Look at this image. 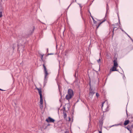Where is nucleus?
I'll return each instance as SVG.
<instances>
[{"mask_svg":"<svg viewBox=\"0 0 133 133\" xmlns=\"http://www.w3.org/2000/svg\"><path fill=\"white\" fill-rule=\"evenodd\" d=\"M74 95V93L72 90L69 89L68 90V94L65 96V98L67 100L71 99Z\"/></svg>","mask_w":133,"mask_h":133,"instance_id":"nucleus-1","label":"nucleus"},{"mask_svg":"<svg viewBox=\"0 0 133 133\" xmlns=\"http://www.w3.org/2000/svg\"><path fill=\"white\" fill-rule=\"evenodd\" d=\"M45 64L44 63L43 64V65L44 68V71L45 73L44 82L45 83V84H46L47 82L46 81H47V76L48 75V74L46 67L45 66Z\"/></svg>","mask_w":133,"mask_h":133,"instance_id":"nucleus-2","label":"nucleus"},{"mask_svg":"<svg viewBox=\"0 0 133 133\" xmlns=\"http://www.w3.org/2000/svg\"><path fill=\"white\" fill-rule=\"evenodd\" d=\"M90 92L89 93V96L88 97V100L90 101L91 100L92 98L93 95L94 94V92L92 91L91 89H90Z\"/></svg>","mask_w":133,"mask_h":133,"instance_id":"nucleus-3","label":"nucleus"},{"mask_svg":"<svg viewBox=\"0 0 133 133\" xmlns=\"http://www.w3.org/2000/svg\"><path fill=\"white\" fill-rule=\"evenodd\" d=\"M55 120L54 119L49 117L48 118L46 119V121L48 123L49 122H54Z\"/></svg>","mask_w":133,"mask_h":133,"instance_id":"nucleus-4","label":"nucleus"},{"mask_svg":"<svg viewBox=\"0 0 133 133\" xmlns=\"http://www.w3.org/2000/svg\"><path fill=\"white\" fill-rule=\"evenodd\" d=\"M131 128L129 126L126 127H125V128L127 129L128 130H129L130 132V133H132L131 132V130L132 128L133 127V126H131Z\"/></svg>","mask_w":133,"mask_h":133,"instance_id":"nucleus-5","label":"nucleus"},{"mask_svg":"<svg viewBox=\"0 0 133 133\" xmlns=\"http://www.w3.org/2000/svg\"><path fill=\"white\" fill-rule=\"evenodd\" d=\"M37 89L38 90L40 96H42V90L41 88H37Z\"/></svg>","mask_w":133,"mask_h":133,"instance_id":"nucleus-6","label":"nucleus"},{"mask_svg":"<svg viewBox=\"0 0 133 133\" xmlns=\"http://www.w3.org/2000/svg\"><path fill=\"white\" fill-rule=\"evenodd\" d=\"M116 67L113 66L112 68L110 69V71H117V70L116 69Z\"/></svg>","mask_w":133,"mask_h":133,"instance_id":"nucleus-7","label":"nucleus"},{"mask_svg":"<svg viewBox=\"0 0 133 133\" xmlns=\"http://www.w3.org/2000/svg\"><path fill=\"white\" fill-rule=\"evenodd\" d=\"M40 103L41 104L40 106L42 107V105L43 104V99L42 98V96H40Z\"/></svg>","mask_w":133,"mask_h":133,"instance_id":"nucleus-8","label":"nucleus"},{"mask_svg":"<svg viewBox=\"0 0 133 133\" xmlns=\"http://www.w3.org/2000/svg\"><path fill=\"white\" fill-rule=\"evenodd\" d=\"M114 66L115 67H117L118 64L117 61L115 60H114L113 61Z\"/></svg>","mask_w":133,"mask_h":133,"instance_id":"nucleus-9","label":"nucleus"},{"mask_svg":"<svg viewBox=\"0 0 133 133\" xmlns=\"http://www.w3.org/2000/svg\"><path fill=\"white\" fill-rule=\"evenodd\" d=\"M129 120L125 121L124 123V125L125 126L127 125L129 123Z\"/></svg>","mask_w":133,"mask_h":133,"instance_id":"nucleus-10","label":"nucleus"},{"mask_svg":"<svg viewBox=\"0 0 133 133\" xmlns=\"http://www.w3.org/2000/svg\"><path fill=\"white\" fill-rule=\"evenodd\" d=\"M112 25L114 26V27L113 28V30L112 31V32L113 33V32L114 30L115 29V28H116L117 27V24H116L115 25V24H113Z\"/></svg>","mask_w":133,"mask_h":133,"instance_id":"nucleus-11","label":"nucleus"},{"mask_svg":"<svg viewBox=\"0 0 133 133\" xmlns=\"http://www.w3.org/2000/svg\"><path fill=\"white\" fill-rule=\"evenodd\" d=\"M12 104L14 106H15L17 104V102L16 101H13L12 102Z\"/></svg>","mask_w":133,"mask_h":133,"instance_id":"nucleus-12","label":"nucleus"},{"mask_svg":"<svg viewBox=\"0 0 133 133\" xmlns=\"http://www.w3.org/2000/svg\"><path fill=\"white\" fill-rule=\"evenodd\" d=\"M105 21V20H103L102 22H101L100 23H99L97 27V28H96V29H97L98 28V27L102 23H103V22H104V21Z\"/></svg>","mask_w":133,"mask_h":133,"instance_id":"nucleus-13","label":"nucleus"},{"mask_svg":"<svg viewBox=\"0 0 133 133\" xmlns=\"http://www.w3.org/2000/svg\"><path fill=\"white\" fill-rule=\"evenodd\" d=\"M64 114V118L65 119L66 117V114L65 112H63Z\"/></svg>","mask_w":133,"mask_h":133,"instance_id":"nucleus-14","label":"nucleus"},{"mask_svg":"<svg viewBox=\"0 0 133 133\" xmlns=\"http://www.w3.org/2000/svg\"><path fill=\"white\" fill-rule=\"evenodd\" d=\"M41 60L42 61H43L45 63L44 61V60H43V59L44 55L41 54Z\"/></svg>","mask_w":133,"mask_h":133,"instance_id":"nucleus-15","label":"nucleus"},{"mask_svg":"<svg viewBox=\"0 0 133 133\" xmlns=\"http://www.w3.org/2000/svg\"><path fill=\"white\" fill-rule=\"evenodd\" d=\"M109 7L108 6V4H107V11H106V14L107 13V12H108V11L109 10Z\"/></svg>","mask_w":133,"mask_h":133,"instance_id":"nucleus-16","label":"nucleus"},{"mask_svg":"<svg viewBox=\"0 0 133 133\" xmlns=\"http://www.w3.org/2000/svg\"><path fill=\"white\" fill-rule=\"evenodd\" d=\"M125 33L131 39V40L133 42V40H132V39L126 33V32H125Z\"/></svg>","mask_w":133,"mask_h":133,"instance_id":"nucleus-17","label":"nucleus"},{"mask_svg":"<svg viewBox=\"0 0 133 133\" xmlns=\"http://www.w3.org/2000/svg\"><path fill=\"white\" fill-rule=\"evenodd\" d=\"M2 12L1 11L0 12V17H2Z\"/></svg>","mask_w":133,"mask_h":133,"instance_id":"nucleus-18","label":"nucleus"},{"mask_svg":"<svg viewBox=\"0 0 133 133\" xmlns=\"http://www.w3.org/2000/svg\"><path fill=\"white\" fill-rule=\"evenodd\" d=\"M96 96L98 97L99 96V94L98 93H96Z\"/></svg>","mask_w":133,"mask_h":133,"instance_id":"nucleus-19","label":"nucleus"},{"mask_svg":"<svg viewBox=\"0 0 133 133\" xmlns=\"http://www.w3.org/2000/svg\"><path fill=\"white\" fill-rule=\"evenodd\" d=\"M104 102H104L102 103V108L103 106V104L104 103Z\"/></svg>","mask_w":133,"mask_h":133,"instance_id":"nucleus-20","label":"nucleus"},{"mask_svg":"<svg viewBox=\"0 0 133 133\" xmlns=\"http://www.w3.org/2000/svg\"><path fill=\"white\" fill-rule=\"evenodd\" d=\"M93 22L94 23H96V21L94 19H93Z\"/></svg>","mask_w":133,"mask_h":133,"instance_id":"nucleus-21","label":"nucleus"},{"mask_svg":"<svg viewBox=\"0 0 133 133\" xmlns=\"http://www.w3.org/2000/svg\"><path fill=\"white\" fill-rule=\"evenodd\" d=\"M97 62L98 63H99L100 62V59H99L97 60Z\"/></svg>","mask_w":133,"mask_h":133,"instance_id":"nucleus-22","label":"nucleus"},{"mask_svg":"<svg viewBox=\"0 0 133 133\" xmlns=\"http://www.w3.org/2000/svg\"><path fill=\"white\" fill-rule=\"evenodd\" d=\"M119 124H115V125H113L111 127H113V126H118V125H119Z\"/></svg>","mask_w":133,"mask_h":133,"instance_id":"nucleus-23","label":"nucleus"},{"mask_svg":"<svg viewBox=\"0 0 133 133\" xmlns=\"http://www.w3.org/2000/svg\"><path fill=\"white\" fill-rule=\"evenodd\" d=\"M54 54L53 53H50L48 54V55H52Z\"/></svg>","mask_w":133,"mask_h":133,"instance_id":"nucleus-24","label":"nucleus"},{"mask_svg":"<svg viewBox=\"0 0 133 133\" xmlns=\"http://www.w3.org/2000/svg\"><path fill=\"white\" fill-rule=\"evenodd\" d=\"M79 6L80 7H81V8H82V6H81V4H79Z\"/></svg>","mask_w":133,"mask_h":133,"instance_id":"nucleus-25","label":"nucleus"},{"mask_svg":"<svg viewBox=\"0 0 133 133\" xmlns=\"http://www.w3.org/2000/svg\"><path fill=\"white\" fill-rule=\"evenodd\" d=\"M121 30L123 31L125 33V32L121 28Z\"/></svg>","mask_w":133,"mask_h":133,"instance_id":"nucleus-26","label":"nucleus"},{"mask_svg":"<svg viewBox=\"0 0 133 133\" xmlns=\"http://www.w3.org/2000/svg\"><path fill=\"white\" fill-rule=\"evenodd\" d=\"M111 71H110L109 74H108V75H109L111 74Z\"/></svg>","mask_w":133,"mask_h":133,"instance_id":"nucleus-27","label":"nucleus"},{"mask_svg":"<svg viewBox=\"0 0 133 133\" xmlns=\"http://www.w3.org/2000/svg\"><path fill=\"white\" fill-rule=\"evenodd\" d=\"M69 121H70V117H69Z\"/></svg>","mask_w":133,"mask_h":133,"instance_id":"nucleus-28","label":"nucleus"},{"mask_svg":"<svg viewBox=\"0 0 133 133\" xmlns=\"http://www.w3.org/2000/svg\"><path fill=\"white\" fill-rule=\"evenodd\" d=\"M0 90H1V91H4V90H3L2 89H0Z\"/></svg>","mask_w":133,"mask_h":133,"instance_id":"nucleus-29","label":"nucleus"},{"mask_svg":"<svg viewBox=\"0 0 133 133\" xmlns=\"http://www.w3.org/2000/svg\"><path fill=\"white\" fill-rule=\"evenodd\" d=\"M91 17H92V20H93V19H94V18H93L92 16H91Z\"/></svg>","mask_w":133,"mask_h":133,"instance_id":"nucleus-30","label":"nucleus"},{"mask_svg":"<svg viewBox=\"0 0 133 133\" xmlns=\"http://www.w3.org/2000/svg\"><path fill=\"white\" fill-rule=\"evenodd\" d=\"M99 133H102L101 131H99Z\"/></svg>","mask_w":133,"mask_h":133,"instance_id":"nucleus-31","label":"nucleus"},{"mask_svg":"<svg viewBox=\"0 0 133 133\" xmlns=\"http://www.w3.org/2000/svg\"><path fill=\"white\" fill-rule=\"evenodd\" d=\"M47 52H48V48L47 49Z\"/></svg>","mask_w":133,"mask_h":133,"instance_id":"nucleus-32","label":"nucleus"},{"mask_svg":"<svg viewBox=\"0 0 133 133\" xmlns=\"http://www.w3.org/2000/svg\"><path fill=\"white\" fill-rule=\"evenodd\" d=\"M71 4H70V5L68 7V8H69V6H70V5H71Z\"/></svg>","mask_w":133,"mask_h":133,"instance_id":"nucleus-33","label":"nucleus"},{"mask_svg":"<svg viewBox=\"0 0 133 133\" xmlns=\"http://www.w3.org/2000/svg\"><path fill=\"white\" fill-rule=\"evenodd\" d=\"M12 48L13 49H14V47H12Z\"/></svg>","mask_w":133,"mask_h":133,"instance_id":"nucleus-34","label":"nucleus"},{"mask_svg":"<svg viewBox=\"0 0 133 133\" xmlns=\"http://www.w3.org/2000/svg\"><path fill=\"white\" fill-rule=\"evenodd\" d=\"M65 110V108H64V110Z\"/></svg>","mask_w":133,"mask_h":133,"instance_id":"nucleus-35","label":"nucleus"}]
</instances>
